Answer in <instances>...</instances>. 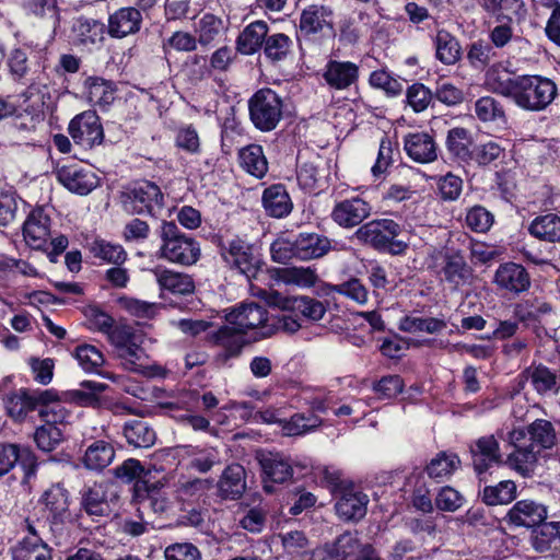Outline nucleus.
<instances>
[{
	"mask_svg": "<svg viewBox=\"0 0 560 560\" xmlns=\"http://www.w3.org/2000/svg\"><path fill=\"white\" fill-rule=\"evenodd\" d=\"M557 442L553 423L536 419L525 429H515L509 433V443L514 451L508 456V464L523 477H528L534 472L541 452L551 450Z\"/></svg>",
	"mask_w": 560,
	"mask_h": 560,
	"instance_id": "1",
	"label": "nucleus"
},
{
	"mask_svg": "<svg viewBox=\"0 0 560 560\" xmlns=\"http://www.w3.org/2000/svg\"><path fill=\"white\" fill-rule=\"evenodd\" d=\"M159 236L161 238L160 258L180 266H192L199 260L201 256L199 243L183 233L175 222L163 221Z\"/></svg>",
	"mask_w": 560,
	"mask_h": 560,
	"instance_id": "2",
	"label": "nucleus"
},
{
	"mask_svg": "<svg viewBox=\"0 0 560 560\" xmlns=\"http://www.w3.org/2000/svg\"><path fill=\"white\" fill-rule=\"evenodd\" d=\"M401 231V225L392 219H376L360 225L354 235L378 252L400 255L408 247L407 243L397 240Z\"/></svg>",
	"mask_w": 560,
	"mask_h": 560,
	"instance_id": "3",
	"label": "nucleus"
},
{
	"mask_svg": "<svg viewBox=\"0 0 560 560\" xmlns=\"http://www.w3.org/2000/svg\"><path fill=\"white\" fill-rule=\"evenodd\" d=\"M558 86L542 75L522 74L513 102L528 112L545 110L557 97Z\"/></svg>",
	"mask_w": 560,
	"mask_h": 560,
	"instance_id": "4",
	"label": "nucleus"
},
{
	"mask_svg": "<svg viewBox=\"0 0 560 560\" xmlns=\"http://www.w3.org/2000/svg\"><path fill=\"white\" fill-rule=\"evenodd\" d=\"M40 502L48 511V529L55 538V544H63L70 534L69 491L60 483L52 485L43 493Z\"/></svg>",
	"mask_w": 560,
	"mask_h": 560,
	"instance_id": "5",
	"label": "nucleus"
},
{
	"mask_svg": "<svg viewBox=\"0 0 560 560\" xmlns=\"http://www.w3.org/2000/svg\"><path fill=\"white\" fill-rule=\"evenodd\" d=\"M225 319L230 325L236 326L238 332H253L256 339L268 338L276 331V324L271 323L266 307L255 302L244 303L232 310Z\"/></svg>",
	"mask_w": 560,
	"mask_h": 560,
	"instance_id": "6",
	"label": "nucleus"
},
{
	"mask_svg": "<svg viewBox=\"0 0 560 560\" xmlns=\"http://www.w3.org/2000/svg\"><path fill=\"white\" fill-rule=\"evenodd\" d=\"M249 117L260 131L273 130L282 118V98L271 89L258 90L248 101Z\"/></svg>",
	"mask_w": 560,
	"mask_h": 560,
	"instance_id": "7",
	"label": "nucleus"
},
{
	"mask_svg": "<svg viewBox=\"0 0 560 560\" xmlns=\"http://www.w3.org/2000/svg\"><path fill=\"white\" fill-rule=\"evenodd\" d=\"M220 254L231 269L238 271L247 280L256 278L262 265L255 247L240 237L221 243Z\"/></svg>",
	"mask_w": 560,
	"mask_h": 560,
	"instance_id": "8",
	"label": "nucleus"
},
{
	"mask_svg": "<svg viewBox=\"0 0 560 560\" xmlns=\"http://www.w3.org/2000/svg\"><path fill=\"white\" fill-rule=\"evenodd\" d=\"M163 199L160 187L149 180L135 183L121 195L124 210L130 214L154 215L162 208Z\"/></svg>",
	"mask_w": 560,
	"mask_h": 560,
	"instance_id": "9",
	"label": "nucleus"
},
{
	"mask_svg": "<svg viewBox=\"0 0 560 560\" xmlns=\"http://www.w3.org/2000/svg\"><path fill=\"white\" fill-rule=\"evenodd\" d=\"M55 400H57V394L50 389L31 390L20 388L5 396L4 406L10 418L21 421L38 406H49V402Z\"/></svg>",
	"mask_w": 560,
	"mask_h": 560,
	"instance_id": "10",
	"label": "nucleus"
},
{
	"mask_svg": "<svg viewBox=\"0 0 560 560\" xmlns=\"http://www.w3.org/2000/svg\"><path fill=\"white\" fill-rule=\"evenodd\" d=\"M68 132L75 144L83 149L100 145L104 139L100 117L93 110H85L71 119Z\"/></svg>",
	"mask_w": 560,
	"mask_h": 560,
	"instance_id": "11",
	"label": "nucleus"
},
{
	"mask_svg": "<svg viewBox=\"0 0 560 560\" xmlns=\"http://www.w3.org/2000/svg\"><path fill=\"white\" fill-rule=\"evenodd\" d=\"M522 387L529 383L532 389L541 397L560 394V376L557 371L544 363L533 362L518 374Z\"/></svg>",
	"mask_w": 560,
	"mask_h": 560,
	"instance_id": "12",
	"label": "nucleus"
},
{
	"mask_svg": "<svg viewBox=\"0 0 560 560\" xmlns=\"http://www.w3.org/2000/svg\"><path fill=\"white\" fill-rule=\"evenodd\" d=\"M32 50L27 47H18L10 50L7 57V66L9 69L10 78L18 83L28 84L27 90L23 93L25 98H28L36 85L32 83L37 73V62L30 58Z\"/></svg>",
	"mask_w": 560,
	"mask_h": 560,
	"instance_id": "13",
	"label": "nucleus"
},
{
	"mask_svg": "<svg viewBox=\"0 0 560 560\" xmlns=\"http://www.w3.org/2000/svg\"><path fill=\"white\" fill-rule=\"evenodd\" d=\"M371 213V203L354 196L335 203L331 210V220L342 229H353L359 226Z\"/></svg>",
	"mask_w": 560,
	"mask_h": 560,
	"instance_id": "14",
	"label": "nucleus"
},
{
	"mask_svg": "<svg viewBox=\"0 0 560 560\" xmlns=\"http://www.w3.org/2000/svg\"><path fill=\"white\" fill-rule=\"evenodd\" d=\"M61 408L57 406H43L39 409V416L46 421V424L38 427L34 433V441L37 447L43 452L54 451L62 441L61 430L55 425L61 421L63 416Z\"/></svg>",
	"mask_w": 560,
	"mask_h": 560,
	"instance_id": "15",
	"label": "nucleus"
},
{
	"mask_svg": "<svg viewBox=\"0 0 560 560\" xmlns=\"http://www.w3.org/2000/svg\"><path fill=\"white\" fill-rule=\"evenodd\" d=\"M16 464L24 469L25 478L35 475L37 462L30 448H22L13 443H0V478L9 474Z\"/></svg>",
	"mask_w": 560,
	"mask_h": 560,
	"instance_id": "16",
	"label": "nucleus"
},
{
	"mask_svg": "<svg viewBox=\"0 0 560 560\" xmlns=\"http://www.w3.org/2000/svg\"><path fill=\"white\" fill-rule=\"evenodd\" d=\"M58 182L69 191L85 196L98 186V177L91 170L79 165H63L57 170Z\"/></svg>",
	"mask_w": 560,
	"mask_h": 560,
	"instance_id": "17",
	"label": "nucleus"
},
{
	"mask_svg": "<svg viewBox=\"0 0 560 560\" xmlns=\"http://www.w3.org/2000/svg\"><path fill=\"white\" fill-rule=\"evenodd\" d=\"M404 150L409 159L419 164L438 160L439 147L433 136L424 131L409 132L404 136Z\"/></svg>",
	"mask_w": 560,
	"mask_h": 560,
	"instance_id": "18",
	"label": "nucleus"
},
{
	"mask_svg": "<svg viewBox=\"0 0 560 560\" xmlns=\"http://www.w3.org/2000/svg\"><path fill=\"white\" fill-rule=\"evenodd\" d=\"M547 517V506L529 499L517 501L505 515L508 523L527 528L540 525Z\"/></svg>",
	"mask_w": 560,
	"mask_h": 560,
	"instance_id": "19",
	"label": "nucleus"
},
{
	"mask_svg": "<svg viewBox=\"0 0 560 560\" xmlns=\"http://www.w3.org/2000/svg\"><path fill=\"white\" fill-rule=\"evenodd\" d=\"M142 14L135 7H125L109 14L107 33L112 38L121 39L137 34L142 27Z\"/></svg>",
	"mask_w": 560,
	"mask_h": 560,
	"instance_id": "20",
	"label": "nucleus"
},
{
	"mask_svg": "<svg viewBox=\"0 0 560 560\" xmlns=\"http://www.w3.org/2000/svg\"><path fill=\"white\" fill-rule=\"evenodd\" d=\"M26 244L34 249H43L50 237V218L42 207L33 209L23 225Z\"/></svg>",
	"mask_w": 560,
	"mask_h": 560,
	"instance_id": "21",
	"label": "nucleus"
},
{
	"mask_svg": "<svg viewBox=\"0 0 560 560\" xmlns=\"http://www.w3.org/2000/svg\"><path fill=\"white\" fill-rule=\"evenodd\" d=\"M494 283L502 290L520 294L528 290L530 278L527 270L518 264H501L494 273Z\"/></svg>",
	"mask_w": 560,
	"mask_h": 560,
	"instance_id": "22",
	"label": "nucleus"
},
{
	"mask_svg": "<svg viewBox=\"0 0 560 560\" xmlns=\"http://www.w3.org/2000/svg\"><path fill=\"white\" fill-rule=\"evenodd\" d=\"M218 495L223 500H238L247 489L246 470L240 464L224 468L218 480Z\"/></svg>",
	"mask_w": 560,
	"mask_h": 560,
	"instance_id": "23",
	"label": "nucleus"
},
{
	"mask_svg": "<svg viewBox=\"0 0 560 560\" xmlns=\"http://www.w3.org/2000/svg\"><path fill=\"white\" fill-rule=\"evenodd\" d=\"M472 466L478 475L486 472L491 466L501 463L499 442L493 435L478 439L470 447Z\"/></svg>",
	"mask_w": 560,
	"mask_h": 560,
	"instance_id": "24",
	"label": "nucleus"
},
{
	"mask_svg": "<svg viewBox=\"0 0 560 560\" xmlns=\"http://www.w3.org/2000/svg\"><path fill=\"white\" fill-rule=\"evenodd\" d=\"M329 88L346 90L355 84L359 79V66L351 61L330 60L323 74Z\"/></svg>",
	"mask_w": 560,
	"mask_h": 560,
	"instance_id": "25",
	"label": "nucleus"
},
{
	"mask_svg": "<svg viewBox=\"0 0 560 560\" xmlns=\"http://www.w3.org/2000/svg\"><path fill=\"white\" fill-rule=\"evenodd\" d=\"M261 203L266 213L276 219L288 217L293 209L291 197L282 184L267 187L262 192Z\"/></svg>",
	"mask_w": 560,
	"mask_h": 560,
	"instance_id": "26",
	"label": "nucleus"
},
{
	"mask_svg": "<svg viewBox=\"0 0 560 560\" xmlns=\"http://www.w3.org/2000/svg\"><path fill=\"white\" fill-rule=\"evenodd\" d=\"M258 460L265 476L272 482L283 483L293 476L291 459L281 453L262 452Z\"/></svg>",
	"mask_w": 560,
	"mask_h": 560,
	"instance_id": "27",
	"label": "nucleus"
},
{
	"mask_svg": "<svg viewBox=\"0 0 560 560\" xmlns=\"http://www.w3.org/2000/svg\"><path fill=\"white\" fill-rule=\"evenodd\" d=\"M520 79L521 75H513L508 69L497 65L486 72L485 85L489 91L513 101Z\"/></svg>",
	"mask_w": 560,
	"mask_h": 560,
	"instance_id": "28",
	"label": "nucleus"
},
{
	"mask_svg": "<svg viewBox=\"0 0 560 560\" xmlns=\"http://www.w3.org/2000/svg\"><path fill=\"white\" fill-rule=\"evenodd\" d=\"M471 268L459 252H446L443 256L442 273L444 280L458 288L469 282Z\"/></svg>",
	"mask_w": 560,
	"mask_h": 560,
	"instance_id": "29",
	"label": "nucleus"
},
{
	"mask_svg": "<svg viewBox=\"0 0 560 560\" xmlns=\"http://www.w3.org/2000/svg\"><path fill=\"white\" fill-rule=\"evenodd\" d=\"M268 24L265 21L249 23L237 36L236 49L243 55H253L264 45L268 36Z\"/></svg>",
	"mask_w": 560,
	"mask_h": 560,
	"instance_id": "30",
	"label": "nucleus"
},
{
	"mask_svg": "<svg viewBox=\"0 0 560 560\" xmlns=\"http://www.w3.org/2000/svg\"><path fill=\"white\" fill-rule=\"evenodd\" d=\"M369 498L361 491H345L337 501L335 509L339 517L345 521H359L366 514Z\"/></svg>",
	"mask_w": 560,
	"mask_h": 560,
	"instance_id": "31",
	"label": "nucleus"
},
{
	"mask_svg": "<svg viewBox=\"0 0 560 560\" xmlns=\"http://www.w3.org/2000/svg\"><path fill=\"white\" fill-rule=\"evenodd\" d=\"M447 152L454 159L469 163L474 145L472 133L463 127H454L447 131L445 139Z\"/></svg>",
	"mask_w": 560,
	"mask_h": 560,
	"instance_id": "32",
	"label": "nucleus"
},
{
	"mask_svg": "<svg viewBox=\"0 0 560 560\" xmlns=\"http://www.w3.org/2000/svg\"><path fill=\"white\" fill-rule=\"evenodd\" d=\"M298 259L308 260L323 257L330 248V241L317 233H300L295 236Z\"/></svg>",
	"mask_w": 560,
	"mask_h": 560,
	"instance_id": "33",
	"label": "nucleus"
},
{
	"mask_svg": "<svg viewBox=\"0 0 560 560\" xmlns=\"http://www.w3.org/2000/svg\"><path fill=\"white\" fill-rule=\"evenodd\" d=\"M153 273L160 288L173 294L188 295L195 290V282L187 273L163 268H155Z\"/></svg>",
	"mask_w": 560,
	"mask_h": 560,
	"instance_id": "34",
	"label": "nucleus"
},
{
	"mask_svg": "<svg viewBox=\"0 0 560 560\" xmlns=\"http://www.w3.org/2000/svg\"><path fill=\"white\" fill-rule=\"evenodd\" d=\"M332 11L325 5L312 4L305 8L300 18V30L310 35L323 31L324 27L332 28Z\"/></svg>",
	"mask_w": 560,
	"mask_h": 560,
	"instance_id": "35",
	"label": "nucleus"
},
{
	"mask_svg": "<svg viewBox=\"0 0 560 560\" xmlns=\"http://www.w3.org/2000/svg\"><path fill=\"white\" fill-rule=\"evenodd\" d=\"M122 434L127 443L135 447H151L156 440L155 431L151 424L141 418L126 421L122 427Z\"/></svg>",
	"mask_w": 560,
	"mask_h": 560,
	"instance_id": "36",
	"label": "nucleus"
},
{
	"mask_svg": "<svg viewBox=\"0 0 560 560\" xmlns=\"http://www.w3.org/2000/svg\"><path fill=\"white\" fill-rule=\"evenodd\" d=\"M281 307L283 311L301 314L304 318L313 322L320 320L326 314V307L322 301L306 295L287 298Z\"/></svg>",
	"mask_w": 560,
	"mask_h": 560,
	"instance_id": "37",
	"label": "nucleus"
},
{
	"mask_svg": "<svg viewBox=\"0 0 560 560\" xmlns=\"http://www.w3.org/2000/svg\"><path fill=\"white\" fill-rule=\"evenodd\" d=\"M81 505L93 517L108 516L110 505L103 483H94L82 491Z\"/></svg>",
	"mask_w": 560,
	"mask_h": 560,
	"instance_id": "38",
	"label": "nucleus"
},
{
	"mask_svg": "<svg viewBox=\"0 0 560 560\" xmlns=\"http://www.w3.org/2000/svg\"><path fill=\"white\" fill-rule=\"evenodd\" d=\"M435 58L443 65H455L462 56V47L458 39L448 31L439 30L433 37Z\"/></svg>",
	"mask_w": 560,
	"mask_h": 560,
	"instance_id": "39",
	"label": "nucleus"
},
{
	"mask_svg": "<svg viewBox=\"0 0 560 560\" xmlns=\"http://www.w3.org/2000/svg\"><path fill=\"white\" fill-rule=\"evenodd\" d=\"M528 233L547 243L560 242V215L556 213H546L536 217L528 225Z\"/></svg>",
	"mask_w": 560,
	"mask_h": 560,
	"instance_id": "40",
	"label": "nucleus"
},
{
	"mask_svg": "<svg viewBox=\"0 0 560 560\" xmlns=\"http://www.w3.org/2000/svg\"><path fill=\"white\" fill-rule=\"evenodd\" d=\"M11 553L12 560H51V550L42 537H24Z\"/></svg>",
	"mask_w": 560,
	"mask_h": 560,
	"instance_id": "41",
	"label": "nucleus"
},
{
	"mask_svg": "<svg viewBox=\"0 0 560 560\" xmlns=\"http://www.w3.org/2000/svg\"><path fill=\"white\" fill-rule=\"evenodd\" d=\"M72 33L80 44L96 45L104 39L105 25L95 19L80 16L73 22Z\"/></svg>",
	"mask_w": 560,
	"mask_h": 560,
	"instance_id": "42",
	"label": "nucleus"
},
{
	"mask_svg": "<svg viewBox=\"0 0 560 560\" xmlns=\"http://www.w3.org/2000/svg\"><path fill=\"white\" fill-rule=\"evenodd\" d=\"M238 160L241 167L256 178H262L268 172V161L259 144H248L242 148L238 152Z\"/></svg>",
	"mask_w": 560,
	"mask_h": 560,
	"instance_id": "43",
	"label": "nucleus"
},
{
	"mask_svg": "<svg viewBox=\"0 0 560 560\" xmlns=\"http://www.w3.org/2000/svg\"><path fill=\"white\" fill-rule=\"evenodd\" d=\"M84 86L88 91V100L93 105L106 108L115 100L116 88L112 81L98 77H89Z\"/></svg>",
	"mask_w": 560,
	"mask_h": 560,
	"instance_id": "44",
	"label": "nucleus"
},
{
	"mask_svg": "<svg viewBox=\"0 0 560 560\" xmlns=\"http://www.w3.org/2000/svg\"><path fill=\"white\" fill-rule=\"evenodd\" d=\"M447 327L444 317H416L406 315L399 320V329L405 332L439 334Z\"/></svg>",
	"mask_w": 560,
	"mask_h": 560,
	"instance_id": "45",
	"label": "nucleus"
},
{
	"mask_svg": "<svg viewBox=\"0 0 560 560\" xmlns=\"http://www.w3.org/2000/svg\"><path fill=\"white\" fill-rule=\"evenodd\" d=\"M479 7L498 21L512 20L511 15L526 12L523 0H476Z\"/></svg>",
	"mask_w": 560,
	"mask_h": 560,
	"instance_id": "46",
	"label": "nucleus"
},
{
	"mask_svg": "<svg viewBox=\"0 0 560 560\" xmlns=\"http://www.w3.org/2000/svg\"><path fill=\"white\" fill-rule=\"evenodd\" d=\"M460 466L459 457L454 453L441 452L425 467L431 479L442 482Z\"/></svg>",
	"mask_w": 560,
	"mask_h": 560,
	"instance_id": "47",
	"label": "nucleus"
},
{
	"mask_svg": "<svg viewBox=\"0 0 560 560\" xmlns=\"http://www.w3.org/2000/svg\"><path fill=\"white\" fill-rule=\"evenodd\" d=\"M243 335V332L237 331L236 326L226 322V325L211 335V340L225 350V357L231 358L241 353L244 345Z\"/></svg>",
	"mask_w": 560,
	"mask_h": 560,
	"instance_id": "48",
	"label": "nucleus"
},
{
	"mask_svg": "<svg viewBox=\"0 0 560 560\" xmlns=\"http://www.w3.org/2000/svg\"><path fill=\"white\" fill-rule=\"evenodd\" d=\"M115 457L114 447L105 441L93 442L85 451L83 463L91 470H102Z\"/></svg>",
	"mask_w": 560,
	"mask_h": 560,
	"instance_id": "49",
	"label": "nucleus"
},
{
	"mask_svg": "<svg viewBox=\"0 0 560 560\" xmlns=\"http://www.w3.org/2000/svg\"><path fill=\"white\" fill-rule=\"evenodd\" d=\"M322 422V419L312 412L308 415L294 413L289 420L279 421L283 433L288 436L302 435L314 431Z\"/></svg>",
	"mask_w": 560,
	"mask_h": 560,
	"instance_id": "50",
	"label": "nucleus"
},
{
	"mask_svg": "<svg viewBox=\"0 0 560 560\" xmlns=\"http://www.w3.org/2000/svg\"><path fill=\"white\" fill-rule=\"evenodd\" d=\"M362 546L357 534L346 532L328 547V555L336 560H354Z\"/></svg>",
	"mask_w": 560,
	"mask_h": 560,
	"instance_id": "51",
	"label": "nucleus"
},
{
	"mask_svg": "<svg viewBox=\"0 0 560 560\" xmlns=\"http://www.w3.org/2000/svg\"><path fill=\"white\" fill-rule=\"evenodd\" d=\"M550 312V304L538 298L523 300L515 305L514 310L518 320L526 324L536 323L541 316Z\"/></svg>",
	"mask_w": 560,
	"mask_h": 560,
	"instance_id": "52",
	"label": "nucleus"
},
{
	"mask_svg": "<svg viewBox=\"0 0 560 560\" xmlns=\"http://www.w3.org/2000/svg\"><path fill=\"white\" fill-rule=\"evenodd\" d=\"M278 278L285 284L311 288L318 281L315 269L311 267H287L278 270Z\"/></svg>",
	"mask_w": 560,
	"mask_h": 560,
	"instance_id": "53",
	"label": "nucleus"
},
{
	"mask_svg": "<svg viewBox=\"0 0 560 560\" xmlns=\"http://www.w3.org/2000/svg\"><path fill=\"white\" fill-rule=\"evenodd\" d=\"M515 498L516 485L512 480H503L495 486H487L482 491V501L487 505L508 504Z\"/></svg>",
	"mask_w": 560,
	"mask_h": 560,
	"instance_id": "54",
	"label": "nucleus"
},
{
	"mask_svg": "<svg viewBox=\"0 0 560 560\" xmlns=\"http://www.w3.org/2000/svg\"><path fill=\"white\" fill-rule=\"evenodd\" d=\"M224 28L223 21L212 13L203 14L196 24L197 40L201 46L213 43Z\"/></svg>",
	"mask_w": 560,
	"mask_h": 560,
	"instance_id": "55",
	"label": "nucleus"
},
{
	"mask_svg": "<svg viewBox=\"0 0 560 560\" xmlns=\"http://www.w3.org/2000/svg\"><path fill=\"white\" fill-rule=\"evenodd\" d=\"M105 385L97 382L84 381L80 389L63 393L65 399L81 406H94L97 402L96 393H102Z\"/></svg>",
	"mask_w": 560,
	"mask_h": 560,
	"instance_id": "56",
	"label": "nucleus"
},
{
	"mask_svg": "<svg viewBox=\"0 0 560 560\" xmlns=\"http://www.w3.org/2000/svg\"><path fill=\"white\" fill-rule=\"evenodd\" d=\"M91 252L95 257L117 266L122 265L127 259V253L121 245L105 240L94 241Z\"/></svg>",
	"mask_w": 560,
	"mask_h": 560,
	"instance_id": "57",
	"label": "nucleus"
},
{
	"mask_svg": "<svg viewBox=\"0 0 560 560\" xmlns=\"http://www.w3.org/2000/svg\"><path fill=\"white\" fill-rule=\"evenodd\" d=\"M118 303L120 307L128 312L130 315L142 319L154 318L159 311L163 307L162 304L159 303H150L128 296L120 298Z\"/></svg>",
	"mask_w": 560,
	"mask_h": 560,
	"instance_id": "58",
	"label": "nucleus"
},
{
	"mask_svg": "<svg viewBox=\"0 0 560 560\" xmlns=\"http://www.w3.org/2000/svg\"><path fill=\"white\" fill-rule=\"evenodd\" d=\"M475 114L483 122L505 120V112L502 104L491 96H483L476 101Z\"/></svg>",
	"mask_w": 560,
	"mask_h": 560,
	"instance_id": "59",
	"label": "nucleus"
},
{
	"mask_svg": "<svg viewBox=\"0 0 560 560\" xmlns=\"http://www.w3.org/2000/svg\"><path fill=\"white\" fill-rule=\"evenodd\" d=\"M504 150L505 149L498 141L489 140L472 148L469 163L472 162L478 166H488L500 159L503 155Z\"/></svg>",
	"mask_w": 560,
	"mask_h": 560,
	"instance_id": "60",
	"label": "nucleus"
},
{
	"mask_svg": "<svg viewBox=\"0 0 560 560\" xmlns=\"http://www.w3.org/2000/svg\"><path fill=\"white\" fill-rule=\"evenodd\" d=\"M209 479L194 478L179 480L176 488L177 498L183 501H196L210 489Z\"/></svg>",
	"mask_w": 560,
	"mask_h": 560,
	"instance_id": "61",
	"label": "nucleus"
},
{
	"mask_svg": "<svg viewBox=\"0 0 560 560\" xmlns=\"http://www.w3.org/2000/svg\"><path fill=\"white\" fill-rule=\"evenodd\" d=\"M73 357L85 372H96L104 364L103 353L92 345H80Z\"/></svg>",
	"mask_w": 560,
	"mask_h": 560,
	"instance_id": "62",
	"label": "nucleus"
},
{
	"mask_svg": "<svg viewBox=\"0 0 560 560\" xmlns=\"http://www.w3.org/2000/svg\"><path fill=\"white\" fill-rule=\"evenodd\" d=\"M493 222V214L482 206H474L466 212V226L476 233H486L490 230Z\"/></svg>",
	"mask_w": 560,
	"mask_h": 560,
	"instance_id": "63",
	"label": "nucleus"
},
{
	"mask_svg": "<svg viewBox=\"0 0 560 560\" xmlns=\"http://www.w3.org/2000/svg\"><path fill=\"white\" fill-rule=\"evenodd\" d=\"M220 453L217 448H201L191 453L188 467L200 474H206L220 464Z\"/></svg>",
	"mask_w": 560,
	"mask_h": 560,
	"instance_id": "64",
	"label": "nucleus"
}]
</instances>
